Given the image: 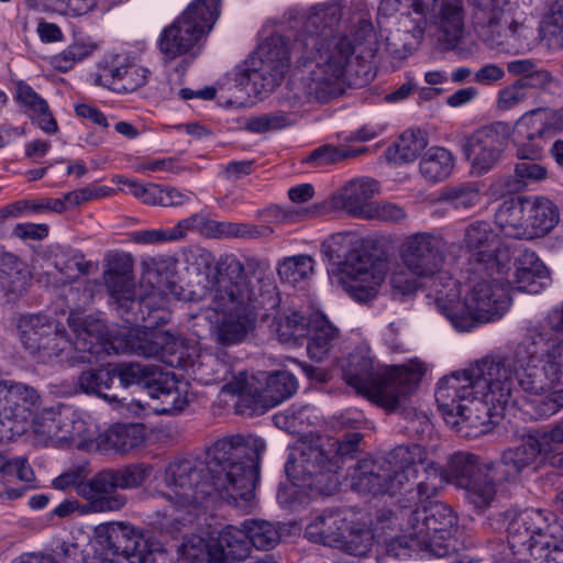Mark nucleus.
<instances>
[{
    "instance_id": "obj_1",
    "label": "nucleus",
    "mask_w": 563,
    "mask_h": 563,
    "mask_svg": "<svg viewBox=\"0 0 563 563\" xmlns=\"http://www.w3.org/2000/svg\"><path fill=\"white\" fill-rule=\"evenodd\" d=\"M341 18L338 2L313 7L292 40L273 35L260 44L236 68L235 85L249 96L273 91L294 63L308 71L292 84L287 96L291 110L310 101L328 103L341 96L356 46L374 37L373 24L365 18L349 32L336 31Z\"/></svg>"
},
{
    "instance_id": "obj_2",
    "label": "nucleus",
    "mask_w": 563,
    "mask_h": 563,
    "mask_svg": "<svg viewBox=\"0 0 563 563\" xmlns=\"http://www.w3.org/2000/svg\"><path fill=\"white\" fill-rule=\"evenodd\" d=\"M265 441L255 435L231 434L207 450V460L175 459L165 468L166 490L172 504L168 516L176 522H191L216 493L229 505L250 512L255 507Z\"/></svg>"
},
{
    "instance_id": "obj_3",
    "label": "nucleus",
    "mask_w": 563,
    "mask_h": 563,
    "mask_svg": "<svg viewBox=\"0 0 563 563\" xmlns=\"http://www.w3.org/2000/svg\"><path fill=\"white\" fill-rule=\"evenodd\" d=\"M489 470H495L493 462H484L473 453L457 452L443 471L428 460L422 446L398 445L386 459L358 462L351 474V485L358 493L374 496L404 492L408 500L416 504L434 496L443 479L464 488Z\"/></svg>"
},
{
    "instance_id": "obj_4",
    "label": "nucleus",
    "mask_w": 563,
    "mask_h": 563,
    "mask_svg": "<svg viewBox=\"0 0 563 563\" xmlns=\"http://www.w3.org/2000/svg\"><path fill=\"white\" fill-rule=\"evenodd\" d=\"M563 353V301L551 308L526 338L505 352L486 356L473 366L471 375L477 390L496 415L517 401L519 376L540 365L542 360L556 358Z\"/></svg>"
},
{
    "instance_id": "obj_5",
    "label": "nucleus",
    "mask_w": 563,
    "mask_h": 563,
    "mask_svg": "<svg viewBox=\"0 0 563 563\" xmlns=\"http://www.w3.org/2000/svg\"><path fill=\"white\" fill-rule=\"evenodd\" d=\"M257 263L246 264L235 255L224 256L219 262L217 288L211 296V309L217 314L211 327V336L220 346H233L245 342L255 331L258 310L266 303L275 305L272 284L260 288L249 275Z\"/></svg>"
},
{
    "instance_id": "obj_6",
    "label": "nucleus",
    "mask_w": 563,
    "mask_h": 563,
    "mask_svg": "<svg viewBox=\"0 0 563 563\" xmlns=\"http://www.w3.org/2000/svg\"><path fill=\"white\" fill-rule=\"evenodd\" d=\"M433 287L438 311L460 332L500 319L510 306L506 285L492 274L474 272L463 284L442 274Z\"/></svg>"
},
{
    "instance_id": "obj_7",
    "label": "nucleus",
    "mask_w": 563,
    "mask_h": 563,
    "mask_svg": "<svg viewBox=\"0 0 563 563\" xmlns=\"http://www.w3.org/2000/svg\"><path fill=\"white\" fill-rule=\"evenodd\" d=\"M426 372V364L417 358L380 368L375 365L369 349L360 346L343 365V379L378 406L395 410L413 394Z\"/></svg>"
},
{
    "instance_id": "obj_8",
    "label": "nucleus",
    "mask_w": 563,
    "mask_h": 563,
    "mask_svg": "<svg viewBox=\"0 0 563 563\" xmlns=\"http://www.w3.org/2000/svg\"><path fill=\"white\" fill-rule=\"evenodd\" d=\"M21 342L31 356L46 363L54 358L70 366L100 360L108 347L87 328L74 330V338L66 334L58 323L42 314L30 316L21 324Z\"/></svg>"
},
{
    "instance_id": "obj_9",
    "label": "nucleus",
    "mask_w": 563,
    "mask_h": 563,
    "mask_svg": "<svg viewBox=\"0 0 563 563\" xmlns=\"http://www.w3.org/2000/svg\"><path fill=\"white\" fill-rule=\"evenodd\" d=\"M510 562L562 563L563 526L549 521L543 510L527 509L518 514L507 527Z\"/></svg>"
},
{
    "instance_id": "obj_10",
    "label": "nucleus",
    "mask_w": 563,
    "mask_h": 563,
    "mask_svg": "<svg viewBox=\"0 0 563 563\" xmlns=\"http://www.w3.org/2000/svg\"><path fill=\"white\" fill-rule=\"evenodd\" d=\"M362 438L361 433L352 432L343 439L325 438L316 443H302L297 463L302 476L309 479L307 486L322 495L333 494L340 484V461L352 457Z\"/></svg>"
},
{
    "instance_id": "obj_11",
    "label": "nucleus",
    "mask_w": 563,
    "mask_h": 563,
    "mask_svg": "<svg viewBox=\"0 0 563 563\" xmlns=\"http://www.w3.org/2000/svg\"><path fill=\"white\" fill-rule=\"evenodd\" d=\"M221 0H194L169 25L164 27L157 47L164 63L184 55H196L201 41L220 15Z\"/></svg>"
},
{
    "instance_id": "obj_12",
    "label": "nucleus",
    "mask_w": 563,
    "mask_h": 563,
    "mask_svg": "<svg viewBox=\"0 0 563 563\" xmlns=\"http://www.w3.org/2000/svg\"><path fill=\"white\" fill-rule=\"evenodd\" d=\"M396 493L394 496H396ZM405 498L399 499L400 510L398 512H388L386 518L390 523H397L408 518L415 527L416 533L426 539L430 544L428 552L438 558L448 556L456 551L455 540L452 538V530L456 525V516L453 510L442 503H431L422 508H416L408 511L409 506L417 505L408 500V495L399 493Z\"/></svg>"
},
{
    "instance_id": "obj_13",
    "label": "nucleus",
    "mask_w": 563,
    "mask_h": 563,
    "mask_svg": "<svg viewBox=\"0 0 563 563\" xmlns=\"http://www.w3.org/2000/svg\"><path fill=\"white\" fill-rule=\"evenodd\" d=\"M562 372L563 353L554 360L544 357L540 365L519 376V388L525 394L523 411L531 419L549 418L563 409V388L552 386Z\"/></svg>"
},
{
    "instance_id": "obj_14",
    "label": "nucleus",
    "mask_w": 563,
    "mask_h": 563,
    "mask_svg": "<svg viewBox=\"0 0 563 563\" xmlns=\"http://www.w3.org/2000/svg\"><path fill=\"white\" fill-rule=\"evenodd\" d=\"M474 7V21L484 29L486 41L492 46L511 45L525 36L527 16L516 3L510 0H468Z\"/></svg>"
},
{
    "instance_id": "obj_15",
    "label": "nucleus",
    "mask_w": 563,
    "mask_h": 563,
    "mask_svg": "<svg viewBox=\"0 0 563 563\" xmlns=\"http://www.w3.org/2000/svg\"><path fill=\"white\" fill-rule=\"evenodd\" d=\"M446 243L439 234L420 232L408 235L400 246L404 266L415 276L432 277L430 295H434V280L448 274L441 268L445 261Z\"/></svg>"
},
{
    "instance_id": "obj_16",
    "label": "nucleus",
    "mask_w": 563,
    "mask_h": 563,
    "mask_svg": "<svg viewBox=\"0 0 563 563\" xmlns=\"http://www.w3.org/2000/svg\"><path fill=\"white\" fill-rule=\"evenodd\" d=\"M104 283L111 297L118 303L122 318L130 324H139L151 318L152 312L165 307L166 299L159 291H152L144 297H134V282L128 271L109 269L104 275Z\"/></svg>"
},
{
    "instance_id": "obj_17",
    "label": "nucleus",
    "mask_w": 563,
    "mask_h": 563,
    "mask_svg": "<svg viewBox=\"0 0 563 563\" xmlns=\"http://www.w3.org/2000/svg\"><path fill=\"white\" fill-rule=\"evenodd\" d=\"M40 402L35 388L13 380H0V444H4L20 433L18 424Z\"/></svg>"
},
{
    "instance_id": "obj_18",
    "label": "nucleus",
    "mask_w": 563,
    "mask_h": 563,
    "mask_svg": "<svg viewBox=\"0 0 563 563\" xmlns=\"http://www.w3.org/2000/svg\"><path fill=\"white\" fill-rule=\"evenodd\" d=\"M512 131L509 123L497 121L477 129L466 137L462 150L478 174L487 173L499 162Z\"/></svg>"
},
{
    "instance_id": "obj_19",
    "label": "nucleus",
    "mask_w": 563,
    "mask_h": 563,
    "mask_svg": "<svg viewBox=\"0 0 563 563\" xmlns=\"http://www.w3.org/2000/svg\"><path fill=\"white\" fill-rule=\"evenodd\" d=\"M462 246L470 253L471 260L484 265L486 269L505 274L510 262V253L505 247L490 224L474 221L464 230Z\"/></svg>"
},
{
    "instance_id": "obj_20",
    "label": "nucleus",
    "mask_w": 563,
    "mask_h": 563,
    "mask_svg": "<svg viewBox=\"0 0 563 563\" xmlns=\"http://www.w3.org/2000/svg\"><path fill=\"white\" fill-rule=\"evenodd\" d=\"M176 241L183 240L188 231L199 232L210 239H260L269 236L272 228L250 223L219 222L209 219L205 213H195L180 220L173 227Z\"/></svg>"
},
{
    "instance_id": "obj_21",
    "label": "nucleus",
    "mask_w": 563,
    "mask_h": 563,
    "mask_svg": "<svg viewBox=\"0 0 563 563\" xmlns=\"http://www.w3.org/2000/svg\"><path fill=\"white\" fill-rule=\"evenodd\" d=\"M471 367L455 372L440 379L435 389V401L443 419L450 426L459 422L456 413L467 409L470 400L481 397Z\"/></svg>"
},
{
    "instance_id": "obj_22",
    "label": "nucleus",
    "mask_w": 563,
    "mask_h": 563,
    "mask_svg": "<svg viewBox=\"0 0 563 563\" xmlns=\"http://www.w3.org/2000/svg\"><path fill=\"white\" fill-rule=\"evenodd\" d=\"M95 537L107 554L115 558L117 563H131L132 556H137L147 547L143 532L123 522L101 523L96 527Z\"/></svg>"
},
{
    "instance_id": "obj_23",
    "label": "nucleus",
    "mask_w": 563,
    "mask_h": 563,
    "mask_svg": "<svg viewBox=\"0 0 563 563\" xmlns=\"http://www.w3.org/2000/svg\"><path fill=\"white\" fill-rule=\"evenodd\" d=\"M379 192V183L369 177H357L346 181L329 199L330 209L344 211L364 219Z\"/></svg>"
},
{
    "instance_id": "obj_24",
    "label": "nucleus",
    "mask_w": 563,
    "mask_h": 563,
    "mask_svg": "<svg viewBox=\"0 0 563 563\" xmlns=\"http://www.w3.org/2000/svg\"><path fill=\"white\" fill-rule=\"evenodd\" d=\"M118 489L113 468H108L79 485L78 495L88 501V509L92 512L119 511L126 505L128 498Z\"/></svg>"
},
{
    "instance_id": "obj_25",
    "label": "nucleus",
    "mask_w": 563,
    "mask_h": 563,
    "mask_svg": "<svg viewBox=\"0 0 563 563\" xmlns=\"http://www.w3.org/2000/svg\"><path fill=\"white\" fill-rule=\"evenodd\" d=\"M421 14L439 31L440 40L454 48L464 33L465 11L462 0H435Z\"/></svg>"
},
{
    "instance_id": "obj_26",
    "label": "nucleus",
    "mask_w": 563,
    "mask_h": 563,
    "mask_svg": "<svg viewBox=\"0 0 563 563\" xmlns=\"http://www.w3.org/2000/svg\"><path fill=\"white\" fill-rule=\"evenodd\" d=\"M389 264L385 260L361 261L354 272L343 274L342 283L350 296L358 302H367L375 298L379 285L384 282Z\"/></svg>"
},
{
    "instance_id": "obj_27",
    "label": "nucleus",
    "mask_w": 563,
    "mask_h": 563,
    "mask_svg": "<svg viewBox=\"0 0 563 563\" xmlns=\"http://www.w3.org/2000/svg\"><path fill=\"white\" fill-rule=\"evenodd\" d=\"M542 452H545V448L540 441L539 431L523 434L519 445L504 451L500 460L493 462L496 478L517 481L521 472L532 465Z\"/></svg>"
},
{
    "instance_id": "obj_28",
    "label": "nucleus",
    "mask_w": 563,
    "mask_h": 563,
    "mask_svg": "<svg viewBox=\"0 0 563 563\" xmlns=\"http://www.w3.org/2000/svg\"><path fill=\"white\" fill-rule=\"evenodd\" d=\"M179 346L178 340L167 331H136L135 335L128 340L124 346H112L117 354L134 353L144 357L158 358L173 366L170 358Z\"/></svg>"
},
{
    "instance_id": "obj_29",
    "label": "nucleus",
    "mask_w": 563,
    "mask_h": 563,
    "mask_svg": "<svg viewBox=\"0 0 563 563\" xmlns=\"http://www.w3.org/2000/svg\"><path fill=\"white\" fill-rule=\"evenodd\" d=\"M550 110L548 108H538L526 112L516 123L512 132L516 134H526L527 143H521L517 148V157L521 161H537L540 158L543 150L542 139L551 126Z\"/></svg>"
},
{
    "instance_id": "obj_30",
    "label": "nucleus",
    "mask_w": 563,
    "mask_h": 563,
    "mask_svg": "<svg viewBox=\"0 0 563 563\" xmlns=\"http://www.w3.org/2000/svg\"><path fill=\"white\" fill-rule=\"evenodd\" d=\"M360 240L352 232H339L330 235L321 244V254L331 264L336 265L341 274L354 272L361 261L372 260L367 253L360 252Z\"/></svg>"
},
{
    "instance_id": "obj_31",
    "label": "nucleus",
    "mask_w": 563,
    "mask_h": 563,
    "mask_svg": "<svg viewBox=\"0 0 563 563\" xmlns=\"http://www.w3.org/2000/svg\"><path fill=\"white\" fill-rule=\"evenodd\" d=\"M148 395L155 402L152 408L158 415L178 413L189 404L188 385L167 375L158 374L148 385Z\"/></svg>"
},
{
    "instance_id": "obj_32",
    "label": "nucleus",
    "mask_w": 563,
    "mask_h": 563,
    "mask_svg": "<svg viewBox=\"0 0 563 563\" xmlns=\"http://www.w3.org/2000/svg\"><path fill=\"white\" fill-rule=\"evenodd\" d=\"M550 282V272L536 252L523 250L515 262L512 283L520 291L540 292Z\"/></svg>"
},
{
    "instance_id": "obj_33",
    "label": "nucleus",
    "mask_w": 563,
    "mask_h": 563,
    "mask_svg": "<svg viewBox=\"0 0 563 563\" xmlns=\"http://www.w3.org/2000/svg\"><path fill=\"white\" fill-rule=\"evenodd\" d=\"M145 440L144 426L139 423H115L99 434L97 446L100 451L125 454L139 448Z\"/></svg>"
},
{
    "instance_id": "obj_34",
    "label": "nucleus",
    "mask_w": 563,
    "mask_h": 563,
    "mask_svg": "<svg viewBox=\"0 0 563 563\" xmlns=\"http://www.w3.org/2000/svg\"><path fill=\"white\" fill-rule=\"evenodd\" d=\"M347 528L349 523L340 511L324 512L306 527L305 537L311 542L339 549Z\"/></svg>"
},
{
    "instance_id": "obj_35",
    "label": "nucleus",
    "mask_w": 563,
    "mask_h": 563,
    "mask_svg": "<svg viewBox=\"0 0 563 563\" xmlns=\"http://www.w3.org/2000/svg\"><path fill=\"white\" fill-rule=\"evenodd\" d=\"M527 240H533L549 233L559 222L558 207L548 198H526Z\"/></svg>"
},
{
    "instance_id": "obj_36",
    "label": "nucleus",
    "mask_w": 563,
    "mask_h": 563,
    "mask_svg": "<svg viewBox=\"0 0 563 563\" xmlns=\"http://www.w3.org/2000/svg\"><path fill=\"white\" fill-rule=\"evenodd\" d=\"M495 223L505 236L527 240L526 198L505 200L495 212Z\"/></svg>"
},
{
    "instance_id": "obj_37",
    "label": "nucleus",
    "mask_w": 563,
    "mask_h": 563,
    "mask_svg": "<svg viewBox=\"0 0 563 563\" xmlns=\"http://www.w3.org/2000/svg\"><path fill=\"white\" fill-rule=\"evenodd\" d=\"M309 338L307 352L310 358L321 362L328 355L338 338V329L332 325L324 314L313 312L308 318Z\"/></svg>"
},
{
    "instance_id": "obj_38",
    "label": "nucleus",
    "mask_w": 563,
    "mask_h": 563,
    "mask_svg": "<svg viewBox=\"0 0 563 563\" xmlns=\"http://www.w3.org/2000/svg\"><path fill=\"white\" fill-rule=\"evenodd\" d=\"M232 254H223L216 260L212 252L207 249L197 247L190 250L186 254V271L190 276L198 277L197 283L202 285L203 288H211V296L216 291L218 277L219 262L224 256Z\"/></svg>"
},
{
    "instance_id": "obj_39",
    "label": "nucleus",
    "mask_w": 563,
    "mask_h": 563,
    "mask_svg": "<svg viewBox=\"0 0 563 563\" xmlns=\"http://www.w3.org/2000/svg\"><path fill=\"white\" fill-rule=\"evenodd\" d=\"M216 545L219 551V558L216 556L214 563H224L225 560L242 561L251 553L250 540L246 529L241 526H225L217 537Z\"/></svg>"
},
{
    "instance_id": "obj_40",
    "label": "nucleus",
    "mask_w": 563,
    "mask_h": 563,
    "mask_svg": "<svg viewBox=\"0 0 563 563\" xmlns=\"http://www.w3.org/2000/svg\"><path fill=\"white\" fill-rule=\"evenodd\" d=\"M454 164V156L449 150L432 146L422 155L419 162V170L427 181L435 184L451 175Z\"/></svg>"
},
{
    "instance_id": "obj_41",
    "label": "nucleus",
    "mask_w": 563,
    "mask_h": 563,
    "mask_svg": "<svg viewBox=\"0 0 563 563\" xmlns=\"http://www.w3.org/2000/svg\"><path fill=\"white\" fill-rule=\"evenodd\" d=\"M407 519V526L400 527L404 534L397 536L385 543V552L387 556L394 559H406L410 558L413 553L420 551L428 552L430 544L427 543L426 539H421V536L416 533L415 527Z\"/></svg>"
},
{
    "instance_id": "obj_42",
    "label": "nucleus",
    "mask_w": 563,
    "mask_h": 563,
    "mask_svg": "<svg viewBox=\"0 0 563 563\" xmlns=\"http://www.w3.org/2000/svg\"><path fill=\"white\" fill-rule=\"evenodd\" d=\"M58 434L57 441L77 443L89 437V427L81 413L71 406L59 405L57 416Z\"/></svg>"
},
{
    "instance_id": "obj_43",
    "label": "nucleus",
    "mask_w": 563,
    "mask_h": 563,
    "mask_svg": "<svg viewBox=\"0 0 563 563\" xmlns=\"http://www.w3.org/2000/svg\"><path fill=\"white\" fill-rule=\"evenodd\" d=\"M273 329L283 343L298 344L309 334L308 319L298 311H285L277 316Z\"/></svg>"
},
{
    "instance_id": "obj_44",
    "label": "nucleus",
    "mask_w": 563,
    "mask_h": 563,
    "mask_svg": "<svg viewBox=\"0 0 563 563\" xmlns=\"http://www.w3.org/2000/svg\"><path fill=\"white\" fill-rule=\"evenodd\" d=\"M112 386V374L110 369L98 368L87 369L78 376L77 391L95 395L108 401L109 404H118L117 396H110L103 390L110 389Z\"/></svg>"
},
{
    "instance_id": "obj_45",
    "label": "nucleus",
    "mask_w": 563,
    "mask_h": 563,
    "mask_svg": "<svg viewBox=\"0 0 563 563\" xmlns=\"http://www.w3.org/2000/svg\"><path fill=\"white\" fill-rule=\"evenodd\" d=\"M497 473L495 470L484 473L476 479H473L464 488L467 494V498L478 509H485L489 507L496 497V484L506 482V478H496Z\"/></svg>"
},
{
    "instance_id": "obj_46",
    "label": "nucleus",
    "mask_w": 563,
    "mask_h": 563,
    "mask_svg": "<svg viewBox=\"0 0 563 563\" xmlns=\"http://www.w3.org/2000/svg\"><path fill=\"white\" fill-rule=\"evenodd\" d=\"M62 213L65 211V202L54 198L22 199L4 206L0 212L2 218H19L29 213L45 212Z\"/></svg>"
},
{
    "instance_id": "obj_47",
    "label": "nucleus",
    "mask_w": 563,
    "mask_h": 563,
    "mask_svg": "<svg viewBox=\"0 0 563 563\" xmlns=\"http://www.w3.org/2000/svg\"><path fill=\"white\" fill-rule=\"evenodd\" d=\"M242 527L246 529L251 549L269 550L280 540L278 528L269 521L247 519L242 522Z\"/></svg>"
},
{
    "instance_id": "obj_48",
    "label": "nucleus",
    "mask_w": 563,
    "mask_h": 563,
    "mask_svg": "<svg viewBox=\"0 0 563 563\" xmlns=\"http://www.w3.org/2000/svg\"><path fill=\"white\" fill-rule=\"evenodd\" d=\"M298 389V382L288 371L272 372L266 379L265 397L272 406H277L292 397Z\"/></svg>"
},
{
    "instance_id": "obj_49",
    "label": "nucleus",
    "mask_w": 563,
    "mask_h": 563,
    "mask_svg": "<svg viewBox=\"0 0 563 563\" xmlns=\"http://www.w3.org/2000/svg\"><path fill=\"white\" fill-rule=\"evenodd\" d=\"M374 534L365 526L355 525L347 528L345 538H343L339 549H342L350 555L358 558H369L374 548Z\"/></svg>"
},
{
    "instance_id": "obj_50",
    "label": "nucleus",
    "mask_w": 563,
    "mask_h": 563,
    "mask_svg": "<svg viewBox=\"0 0 563 563\" xmlns=\"http://www.w3.org/2000/svg\"><path fill=\"white\" fill-rule=\"evenodd\" d=\"M110 372L112 379L118 377L123 387L144 385L148 389V385L157 377L153 367L133 362L117 364Z\"/></svg>"
},
{
    "instance_id": "obj_51",
    "label": "nucleus",
    "mask_w": 563,
    "mask_h": 563,
    "mask_svg": "<svg viewBox=\"0 0 563 563\" xmlns=\"http://www.w3.org/2000/svg\"><path fill=\"white\" fill-rule=\"evenodd\" d=\"M97 45L90 38H77L59 54L52 57V65L62 73L70 70L75 64L89 57Z\"/></svg>"
},
{
    "instance_id": "obj_52",
    "label": "nucleus",
    "mask_w": 563,
    "mask_h": 563,
    "mask_svg": "<svg viewBox=\"0 0 563 563\" xmlns=\"http://www.w3.org/2000/svg\"><path fill=\"white\" fill-rule=\"evenodd\" d=\"M490 407L492 404H487L483 397H478L477 399L472 398L467 404V409L461 410V413H456L459 422L452 427L456 428L459 432H463L464 428L476 430L481 427H485L489 420Z\"/></svg>"
},
{
    "instance_id": "obj_53",
    "label": "nucleus",
    "mask_w": 563,
    "mask_h": 563,
    "mask_svg": "<svg viewBox=\"0 0 563 563\" xmlns=\"http://www.w3.org/2000/svg\"><path fill=\"white\" fill-rule=\"evenodd\" d=\"M314 261L309 255H295L278 264V275L285 283L296 285L313 272Z\"/></svg>"
},
{
    "instance_id": "obj_54",
    "label": "nucleus",
    "mask_w": 563,
    "mask_h": 563,
    "mask_svg": "<svg viewBox=\"0 0 563 563\" xmlns=\"http://www.w3.org/2000/svg\"><path fill=\"white\" fill-rule=\"evenodd\" d=\"M296 120L295 112L278 110L250 118L245 129L252 133H265L287 128L294 124Z\"/></svg>"
},
{
    "instance_id": "obj_55",
    "label": "nucleus",
    "mask_w": 563,
    "mask_h": 563,
    "mask_svg": "<svg viewBox=\"0 0 563 563\" xmlns=\"http://www.w3.org/2000/svg\"><path fill=\"white\" fill-rule=\"evenodd\" d=\"M368 151L367 147L351 148L346 146L322 145L307 157V162L317 166L333 164L357 157Z\"/></svg>"
},
{
    "instance_id": "obj_56",
    "label": "nucleus",
    "mask_w": 563,
    "mask_h": 563,
    "mask_svg": "<svg viewBox=\"0 0 563 563\" xmlns=\"http://www.w3.org/2000/svg\"><path fill=\"white\" fill-rule=\"evenodd\" d=\"M427 145V135L421 130H407L395 143L398 158L405 163L415 161Z\"/></svg>"
},
{
    "instance_id": "obj_57",
    "label": "nucleus",
    "mask_w": 563,
    "mask_h": 563,
    "mask_svg": "<svg viewBox=\"0 0 563 563\" xmlns=\"http://www.w3.org/2000/svg\"><path fill=\"white\" fill-rule=\"evenodd\" d=\"M408 5H412V13L416 18H410L411 12H401L400 24L405 27L406 32L410 33L416 43L423 38L426 31V16L421 14L430 4L435 0H406Z\"/></svg>"
},
{
    "instance_id": "obj_58",
    "label": "nucleus",
    "mask_w": 563,
    "mask_h": 563,
    "mask_svg": "<svg viewBox=\"0 0 563 563\" xmlns=\"http://www.w3.org/2000/svg\"><path fill=\"white\" fill-rule=\"evenodd\" d=\"M153 471V467L145 463H133L113 470L117 486L120 489H133L143 485Z\"/></svg>"
},
{
    "instance_id": "obj_59",
    "label": "nucleus",
    "mask_w": 563,
    "mask_h": 563,
    "mask_svg": "<svg viewBox=\"0 0 563 563\" xmlns=\"http://www.w3.org/2000/svg\"><path fill=\"white\" fill-rule=\"evenodd\" d=\"M443 199L454 209H468L479 202L481 194L475 184L467 183L446 188Z\"/></svg>"
},
{
    "instance_id": "obj_60",
    "label": "nucleus",
    "mask_w": 563,
    "mask_h": 563,
    "mask_svg": "<svg viewBox=\"0 0 563 563\" xmlns=\"http://www.w3.org/2000/svg\"><path fill=\"white\" fill-rule=\"evenodd\" d=\"M124 65L119 57L100 63L97 70L90 75L92 84L115 92Z\"/></svg>"
},
{
    "instance_id": "obj_61",
    "label": "nucleus",
    "mask_w": 563,
    "mask_h": 563,
    "mask_svg": "<svg viewBox=\"0 0 563 563\" xmlns=\"http://www.w3.org/2000/svg\"><path fill=\"white\" fill-rule=\"evenodd\" d=\"M177 553L186 562L202 560L206 554L210 556V563L216 562V554L207 551L206 540L199 536H186L177 545Z\"/></svg>"
},
{
    "instance_id": "obj_62",
    "label": "nucleus",
    "mask_w": 563,
    "mask_h": 563,
    "mask_svg": "<svg viewBox=\"0 0 563 563\" xmlns=\"http://www.w3.org/2000/svg\"><path fill=\"white\" fill-rule=\"evenodd\" d=\"M121 73L119 85L115 87L118 93L133 92L147 81L148 70L140 65L125 64Z\"/></svg>"
},
{
    "instance_id": "obj_63",
    "label": "nucleus",
    "mask_w": 563,
    "mask_h": 563,
    "mask_svg": "<svg viewBox=\"0 0 563 563\" xmlns=\"http://www.w3.org/2000/svg\"><path fill=\"white\" fill-rule=\"evenodd\" d=\"M86 265L82 254L75 250L62 252L55 257V267L68 278L78 273H87Z\"/></svg>"
},
{
    "instance_id": "obj_64",
    "label": "nucleus",
    "mask_w": 563,
    "mask_h": 563,
    "mask_svg": "<svg viewBox=\"0 0 563 563\" xmlns=\"http://www.w3.org/2000/svg\"><path fill=\"white\" fill-rule=\"evenodd\" d=\"M406 218L405 210L389 201L374 202L364 219L385 222H399Z\"/></svg>"
}]
</instances>
